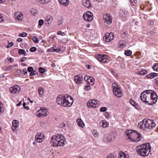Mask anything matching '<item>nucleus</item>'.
<instances>
[{"mask_svg":"<svg viewBox=\"0 0 158 158\" xmlns=\"http://www.w3.org/2000/svg\"><path fill=\"white\" fill-rule=\"evenodd\" d=\"M27 71L28 72H31L34 71V69L32 67H29L27 68Z\"/></svg>","mask_w":158,"mask_h":158,"instance_id":"obj_51","label":"nucleus"},{"mask_svg":"<svg viewBox=\"0 0 158 158\" xmlns=\"http://www.w3.org/2000/svg\"><path fill=\"white\" fill-rule=\"evenodd\" d=\"M82 4L84 6L87 8H89L91 6V2L89 0H83Z\"/></svg>","mask_w":158,"mask_h":158,"instance_id":"obj_21","label":"nucleus"},{"mask_svg":"<svg viewBox=\"0 0 158 158\" xmlns=\"http://www.w3.org/2000/svg\"><path fill=\"white\" fill-rule=\"evenodd\" d=\"M107 108L105 107H101L100 109V111L101 112H105Z\"/></svg>","mask_w":158,"mask_h":158,"instance_id":"obj_47","label":"nucleus"},{"mask_svg":"<svg viewBox=\"0 0 158 158\" xmlns=\"http://www.w3.org/2000/svg\"><path fill=\"white\" fill-rule=\"evenodd\" d=\"M105 117L107 118H108L109 115V114L108 112H106L105 115Z\"/></svg>","mask_w":158,"mask_h":158,"instance_id":"obj_63","label":"nucleus"},{"mask_svg":"<svg viewBox=\"0 0 158 158\" xmlns=\"http://www.w3.org/2000/svg\"><path fill=\"white\" fill-rule=\"evenodd\" d=\"M18 53L21 55L23 54L25 56L27 55L25 50L23 49H19L18 51Z\"/></svg>","mask_w":158,"mask_h":158,"instance_id":"obj_35","label":"nucleus"},{"mask_svg":"<svg viewBox=\"0 0 158 158\" xmlns=\"http://www.w3.org/2000/svg\"><path fill=\"white\" fill-rule=\"evenodd\" d=\"M136 150L138 154L141 156L145 157L148 156L151 152V146L149 143H147L137 147Z\"/></svg>","mask_w":158,"mask_h":158,"instance_id":"obj_2","label":"nucleus"},{"mask_svg":"<svg viewBox=\"0 0 158 158\" xmlns=\"http://www.w3.org/2000/svg\"><path fill=\"white\" fill-rule=\"evenodd\" d=\"M32 40L33 42L35 43H37L38 42V39L36 36H34Z\"/></svg>","mask_w":158,"mask_h":158,"instance_id":"obj_46","label":"nucleus"},{"mask_svg":"<svg viewBox=\"0 0 158 158\" xmlns=\"http://www.w3.org/2000/svg\"><path fill=\"white\" fill-rule=\"evenodd\" d=\"M156 126V124L153 120L147 119H144L138 124V127L143 130L151 129Z\"/></svg>","mask_w":158,"mask_h":158,"instance_id":"obj_3","label":"nucleus"},{"mask_svg":"<svg viewBox=\"0 0 158 158\" xmlns=\"http://www.w3.org/2000/svg\"><path fill=\"white\" fill-rule=\"evenodd\" d=\"M120 158H127L125 154L123 152H121L120 154Z\"/></svg>","mask_w":158,"mask_h":158,"instance_id":"obj_42","label":"nucleus"},{"mask_svg":"<svg viewBox=\"0 0 158 158\" xmlns=\"http://www.w3.org/2000/svg\"><path fill=\"white\" fill-rule=\"evenodd\" d=\"M63 22V19L62 18H61L58 22V24L59 25L62 24Z\"/></svg>","mask_w":158,"mask_h":158,"instance_id":"obj_55","label":"nucleus"},{"mask_svg":"<svg viewBox=\"0 0 158 158\" xmlns=\"http://www.w3.org/2000/svg\"><path fill=\"white\" fill-rule=\"evenodd\" d=\"M63 47L62 46H57L54 45L52 47L48 49L47 51L48 52H55L57 53H62L63 51L62 50Z\"/></svg>","mask_w":158,"mask_h":158,"instance_id":"obj_7","label":"nucleus"},{"mask_svg":"<svg viewBox=\"0 0 158 158\" xmlns=\"http://www.w3.org/2000/svg\"><path fill=\"white\" fill-rule=\"evenodd\" d=\"M3 104L0 102V114L4 112V108H3Z\"/></svg>","mask_w":158,"mask_h":158,"instance_id":"obj_40","label":"nucleus"},{"mask_svg":"<svg viewBox=\"0 0 158 158\" xmlns=\"http://www.w3.org/2000/svg\"><path fill=\"white\" fill-rule=\"evenodd\" d=\"M104 22L105 23L110 25L112 23V18L109 14H106L103 15Z\"/></svg>","mask_w":158,"mask_h":158,"instance_id":"obj_13","label":"nucleus"},{"mask_svg":"<svg viewBox=\"0 0 158 158\" xmlns=\"http://www.w3.org/2000/svg\"><path fill=\"white\" fill-rule=\"evenodd\" d=\"M10 93L13 94L18 93L20 91V87L18 85H15L10 88Z\"/></svg>","mask_w":158,"mask_h":158,"instance_id":"obj_16","label":"nucleus"},{"mask_svg":"<svg viewBox=\"0 0 158 158\" xmlns=\"http://www.w3.org/2000/svg\"><path fill=\"white\" fill-rule=\"evenodd\" d=\"M45 20L48 23H46V24H48V25H50L52 22L53 19L52 16L50 15H48L46 17Z\"/></svg>","mask_w":158,"mask_h":158,"instance_id":"obj_22","label":"nucleus"},{"mask_svg":"<svg viewBox=\"0 0 158 158\" xmlns=\"http://www.w3.org/2000/svg\"><path fill=\"white\" fill-rule=\"evenodd\" d=\"M98 101L94 99L90 100L87 103V106L89 107H97L98 106Z\"/></svg>","mask_w":158,"mask_h":158,"instance_id":"obj_12","label":"nucleus"},{"mask_svg":"<svg viewBox=\"0 0 158 158\" xmlns=\"http://www.w3.org/2000/svg\"><path fill=\"white\" fill-rule=\"evenodd\" d=\"M13 68V66L12 65H10L6 68V70L9 71L11 70Z\"/></svg>","mask_w":158,"mask_h":158,"instance_id":"obj_52","label":"nucleus"},{"mask_svg":"<svg viewBox=\"0 0 158 158\" xmlns=\"http://www.w3.org/2000/svg\"><path fill=\"white\" fill-rule=\"evenodd\" d=\"M145 94H146V92L145 91L143 92L140 95V98L141 100L143 102L147 103V98H146V95Z\"/></svg>","mask_w":158,"mask_h":158,"instance_id":"obj_23","label":"nucleus"},{"mask_svg":"<svg viewBox=\"0 0 158 158\" xmlns=\"http://www.w3.org/2000/svg\"><path fill=\"white\" fill-rule=\"evenodd\" d=\"M90 77L88 75H86L85 76L84 79L85 80L87 81V82H89V78Z\"/></svg>","mask_w":158,"mask_h":158,"instance_id":"obj_48","label":"nucleus"},{"mask_svg":"<svg viewBox=\"0 0 158 158\" xmlns=\"http://www.w3.org/2000/svg\"><path fill=\"white\" fill-rule=\"evenodd\" d=\"M26 103L24 102V103L23 104V107L25 109H26L27 110H28L29 109V107L27 106H26Z\"/></svg>","mask_w":158,"mask_h":158,"instance_id":"obj_58","label":"nucleus"},{"mask_svg":"<svg viewBox=\"0 0 158 158\" xmlns=\"http://www.w3.org/2000/svg\"><path fill=\"white\" fill-rule=\"evenodd\" d=\"M145 91L146 92L145 94L147 98V103L152 105L157 102V96L155 91L151 90H146Z\"/></svg>","mask_w":158,"mask_h":158,"instance_id":"obj_4","label":"nucleus"},{"mask_svg":"<svg viewBox=\"0 0 158 158\" xmlns=\"http://www.w3.org/2000/svg\"><path fill=\"white\" fill-rule=\"evenodd\" d=\"M57 34L59 35H60L62 36H64L65 35V33L64 32H62L61 31H58L57 32Z\"/></svg>","mask_w":158,"mask_h":158,"instance_id":"obj_56","label":"nucleus"},{"mask_svg":"<svg viewBox=\"0 0 158 158\" xmlns=\"http://www.w3.org/2000/svg\"><path fill=\"white\" fill-rule=\"evenodd\" d=\"M114 34L112 32L107 33L105 34V36L103 37V39L107 42H109L114 38Z\"/></svg>","mask_w":158,"mask_h":158,"instance_id":"obj_14","label":"nucleus"},{"mask_svg":"<svg viewBox=\"0 0 158 158\" xmlns=\"http://www.w3.org/2000/svg\"><path fill=\"white\" fill-rule=\"evenodd\" d=\"M38 1L42 4H46L48 3L51 1V0H37Z\"/></svg>","mask_w":158,"mask_h":158,"instance_id":"obj_31","label":"nucleus"},{"mask_svg":"<svg viewBox=\"0 0 158 158\" xmlns=\"http://www.w3.org/2000/svg\"><path fill=\"white\" fill-rule=\"evenodd\" d=\"M150 24L151 26L153 25L154 24L153 21L152 20H150Z\"/></svg>","mask_w":158,"mask_h":158,"instance_id":"obj_64","label":"nucleus"},{"mask_svg":"<svg viewBox=\"0 0 158 158\" xmlns=\"http://www.w3.org/2000/svg\"><path fill=\"white\" fill-rule=\"evenodd\" d=\"M89 82H88L87 83L88 84L92 85L94 83V79L93 77H90V78H89Z\"/></svg>","mask_w":158,"mask_h":158,"instance_id":"obj_30","label":"nucleus"},{"mask_svg":"<svg viewBox=\"0 0 158 158\" xmlns=\"http://www.w3.org/2000/svg\"><path fill=\"white\" fill-rule=\"evenodd\" d=\"M14 18L17 20H21L23 18V15L21 13H15L14 15Z\"/></svg>","mask_w":158,"mask_h":158,"instance_id":"obj_24","label":"nucleus"},{"mask_svg":"<svg viewBox=\"0 0 158 158\" xmlns=\"http://www.w3.org/2000/svg\"><path fill=\"white\" fill-rule=\"evenodd\" d=\"M83 17L85 21L87 22H91L93 19V14L89 11L84 13Z\"/></svg>","mask_w":158,"mask_h":158,"instance_id":"obj_9","label":"nucleus"},{"mask_svg":"<svg viewBox=\"0 0 158 158\" xmlns=\"http://www.w3.org/2000/svg\"><path fill=\"white\" fill-rule=\"evenodd\" d=\"M27 36V34L25 32H23L22 33L19 34V36L22 37H26Z\"/></svg>","mask_w":158,"mask_h":158,"instance_id":"obj_45","label":"nucleus"},{"mask_svg":"<svg viewBox=\"0 0 158 158\" xmlns=\"http://www.w3.org/2000/svg\"><path fill=\"white\" fill-rule=\"evenodd\" d=\"M14 44L13 42H11L10 43H9L8 45L7 46V48H9L12 46Z\"/></svg>","mask_w":158,"mask_h":158,"instance_id":"obj_59","label":"nucleus"},{"mask_svg":"<svg viewBox=\"0 0 158 158\" xmlns=\"http://www.w3.org/2000/svg\"><path fill=\"white\" fill-rule=\"evenodd\" d=\"M48 114L49 112L47 109L41 107L37 112L36 115L38 117H41L46 116Z\"/></svg>","mask_w":158,"mask_h":158,"instance_id":"obj_8","label":"nucleus"},{"mask_svg":"<svg viewBox=\"0 0 158 158\" xmlns=\"http://www.w3.org/2000/svg\"><path fill=\"white\" fill-rule=\"evenodd\" d=\"M141 135L140 134L135 130L133 132V136L131 137V139L134 142H138L141 139Z\"/></svg>","mask_w":158,"mask_h":158,"instance_id":"obj_11","label":"nucleus"},{"mask_svg":"<svg viewBox=\"0 0 158 158\" xmlns=\"http://www.w3.org/2000/svg\"><path fill=\"white\" fill-rule=\"evenodd\" d=\"M35 139L36 142L39 143L42 142L44 139V136L42 134L38 133L35 136Z\"/></svg>","mask_w":158,"mask_h":158,"instance_id":"obj_17","label":"nucleus"},{"mask_svg":"<svg viewBox=\"0 0 158 158\" xmlns=\"http://www.w3.org/2000/svg\"><path fill=\"white\" fill-rule=\"evenodd\" d=\"M129 1L133 6H136L137 5V1L136 0H129Z\"/></svg>","mask_w":158,"mask_h":158,"instance_id":"obj_41","label":"nucleus"},{"mask_svg":"<svg viewBox=\"0 0 158 158\" xmlns=\"http://www.w3.org/2000/svg\"><path fill=\"white\" fill-rule=\"evenodd\" d=\"M128 15V12L127 11H122L120 13V16L124 18H126Z\"/></svg>","mask_w":158,"mask_h":158,"instance_id":"obj_28","label":"nucleus"},{"mask_svg":"<svg viewBox=\"0 0 158 158\" xmlns=\"http://www.w3.org/2000/svg\"><path fill=\"white\" fill-rule=\"evenodd\" d=\"M132 54V52L130 50H127L124 52L125 55L127 56H130Z\"/></svg>","mask_w":158,"mask_h":158,"instance_id":"obj_38","label":"nucleus"},{"mask_svg":"<svg viewBox=\"0 0 158 158\" xmlns=\"http://www.w3.org/2000/svg\"><path fill=\"white\" fill-rule=\"evenodd\" d=\"M19 122L16 120H14L12 122V129L14 131H16L18 130V128L19 127L18 124Z\"/></svg>","mask_w":158,"mask_h":158,"instance_id":"obj_19","label":"nucleus"},{"mask_svg":"<svg viewBox=\"0 0 158 158\" xmlns=\"http://www.w3.org/2000/svg\"><path fill=\"white\" fill-rule=\"evenodd\" d=\"M91 89L89 85H85L84 88L85 90H88L90 89Z\"/></svg>","mask_w":158,"mask_h":158,"instance_id":"obj_53","label":"nucleus"},{"mask_svg":"<svg viewBox=\"0 0 158 158\" xmlns=\"http://www.w3.org/2000/svg\"><path fill=\"white\" fill-rule=\"evenodd\" d=\"M101 125L103 127H107L109 126L108 123L106 120H103L101 121Z\"/></svg>","mask_w":158,"mask_h":158,"instance_id":"obj_27","label":"nucleus"},{"mask_svg":"<svg viewBox=\"0 0 158 158\" xmlns=\"http://www.w3.org/2000/svg\"><path fill=\"white\" fill-rule=\"evenodd\" d=\"M39 26H41L44 23V21L43 19H40L39 20Z\"/></svg>","mask_w":158,"mask_h":158,"instance_id":"obj_44","label":"nucleus"},{"mask_svg":"<svg viewBox=\"0 0 158 158\" xmlns=\"http://www.w3.org/2000/svg\"><path fill=\"white\" fill-rule=\"evenodd\" d=\"M147 73V71L144 70H142L138 72V74L141 75H145Z\"/></svg>","mask_w":158,"mask_h":158,"instance_id":"obj_37","label":"nucleus"},{"mask_svg":"<svg viewBox=\"0 0 158 158\" xmlns=\"http://www.w3.org/2000/svg\"><path fill=\"white\" fill-rule=\"evenodd\" d=\"M95 57L98 60L103 63H106L109 59V57L107 55H96Z\"/></svg>","mask_w":158,"mask_h":158,"instance_id":"obj_10","label":"nucleus"},{"mask_svg":"<svg viewBox=\"0 0 158 158\" xmlns=\"http://www.w3.org/2000/svg\"><path fill=\"white\" fill-rule=\"evenodd\" d=\"M39 72L41 73H44L45 72L44 69L42 67H40L39 69Z\"/></svg>","mask_w":158,"mask_h":158,"instance_id":"obj_50","label":"nucleus"},{"mask_svg":"<svg viewBox=\"0 0 158 158\" xmlns=\"http://www.w3.org/2000/svg\"><path fill=\"white\" fill-rule=\"evenodd\" d=\"M38 90L39 94L40 95L41 97H42L44 94L43 89L41 87H39Z\"/></svg>","mask_w":158,"mask_h":158,"instance_id":"obj_36","label":"nucleus"},{"mask_svg":"<svg viewBox=\"0 0 158 158\" xmlns=\"http://www.w3.org/2000/svg\"><path fill=\"white\" fill-rule=\"evenodd\" d=\"M154 81L156 84H158V77H156L154 79Z\"/></svg>","mask_w":158,"mask_h":158,"instance_id":"obj_62","label":"nucleus"},{"mask_svg":"<svg viewBox=\"0 0 158 158\" xmlns=\"http://www.w3.org/2000/svg\"><path fill=\"white\" fill-rule=\"evenodd\" d=\"M158 75V73H150L146 76V77L149 78H153L157 76Z\"/></svg>","mask_w":158,"mask_h":158,"instance_id":"obj_26","label":"nucleus"},{"mask_svg":"<svg viewBox=\"0 0 158 158\" xmlns=\"http://www.w3.org/2000/svg\"><path fill=\"white\" fill-rule=\"evenodd\" d=\"M119 86V85L116 82L114 83L112 85L113 94L117 98L121 97L123 95L122 91Z\"/></svg>","mask_w":158,"mask_h":158,"instance_id":"obj_6","label":"nucleus"},{"mask_svg":"<svg viewBox=\"0 0 158 158\" xmlns=\"http://www.w3.org/2000/svg\"><path fill=\"white\" fill-rule=\"evenodd\" d=\"M92 133L93 135L94 136L95 138H98V134L97 133V131H92Z\"/></svg>","mask_w":158,"mask_h":158,"instance_id":"obj_43","label":"nucleus"},{"mask_svg":"<svg viewBox=\"0 0 158 158\" xmlns=\"http://www.w3.org/2000/svg\"><path fill=\"white\" fill-rule=\"evenodd\" d=\"M22 73L21 69H19L16 71V73L18 75H21Z\"/></svg>","mask_w":158,"mask_h":158,"instance_id":"obj_54","label":"nucleus"},{"mask_svg":"<svg viewBox=\"0 0 158 158\" xmlns=\"http://www.w3.org/2000/svg\"><path fill=\"white\" fill-rule=\"evenodd\" d=\"M134 131L131 130H127L125 132L126 135L127 136L129 139H131V137L133 136V132Z\"/></svg>","mask_w":158,"mask_h":158,"instance_id":"obj_20","label":"nucleus"},{"mask_svg":"<svg viewBox=\"0 0 158 158\" xmlns=\"http://www.w3.org/2000/svg\"><path fill=\"white\" fill-rule=\"evenodd\" d=\"M83 80V77L81 75H79L74 77V80L77 84L81 83Z\"/></svg>","mask_w":158,"mask_h":158,"instance_id":"obj_18","label":"nucleus"},{"mask_svg":"<svg viewBox=\"0 0 158 158\" xmlns=\"http://www.w3.org/2000/svg\"><path fill=\"white\" fill-rule=\"evenodd\" d=\"M22 72L23 73L24 75H25L27 73V72L26 68H24L23 69Z\"/></svg>","mask_w":158,"mask_h":158,"instance_id":"obj_60","label":"nucleus"},{"mask_svg":"<svg viewBox=\"0 0 158 158\" xmlns=\"http://www.w3.org/2000/svg\"><path fill=\"white\" fill-rule=\"evenodd\" d=\"M130 103L133 106H134L135 108H137L136 107L137 104L132 99H130L129 101Z\"/></svg>","mask_w":158,"mask_h":158,"instance_id":"obj_34","label":"nucleus"},{"mask_svg":"<svg viewBox=\"0 0 158 158\" xmlns=\"http://www.w3.org/2000/svg\"><path fill=\"white\" fill-rule=\"evenodd\" d=\"M37 50V48L35 47H33L31 48L30 49V51L31 52H35Z\"/></svg>","mask_w":158,"mask_h":158,"instance_id":"obj_49","label":"nucleus"},{"mask_svg":"<svg viewBox=\"0 0 158 158\" xmlns=\"http://www.w3.org/2000/svg\"><path fill=\"white\" fill-rule=\"evenodd\" d=\"M153 69L156 71H158V63L155 64L152 67Z\"/></svg>","mask_w":158,"mask_h":158,"instance_id":"obj_39","label":"nucleus"},{"mask_svg":"<svg viewBox=\"0 0 158 158\" xmlns=\"http://www.w3.org/2000/svg\"><path fill=\"white\" fill-rule=\"evenodd\" d=\"M56 101L58 105L64 107L70 106L73 102V98L68 95H58Z\"/></svg>","mask_w":158,"mask_h":158,"instance_id":"obj_1","label":"nucleus"},{"mask_svg":"<svg viewBox=\"0 0 158 158\" xmlns=\"http://www.w3.org/2000/svg\"><path fill=\"white\" fill-rule=\"evenodd\" d=\"M27 59V58L25 57H23L20 59V61L22 62L25 61Z\"/></svg>","mask_w":158,"mask_h":158,"instance_id":"obj_61","label":"nucleus"},{"mask_svg":"<svg viewBox=\"0 0 158 158\" xmlns=\"http://www.w3.org/2000/svg\"><path fill=\"white\" fill-rule=\"evenodd\" d=\"M52 146L56 147L63 146L65 141L64 139V137L62 135L57 134L52 138Z\"/></svg>","mask_w":158,"mask_h":158,"instance_id":"obj_5","label":"nucleus"},{"mask_svg":"<svg viewBox=\"0 0 158 158\" xmlns=\"http://www.w3.org/2000/svg\"><path fill=\"white\" fill-rule=\"evenodd\" d=\"M119 48H123L125 47V45L124 44V42L123 41L120 42L118 44V46Z\"/></svg>","mask_w":158,"mask_h":158,"instance_id":"obj_33","label":"nucleus"},{"mask_svg":"<svg viewBox=\"0 0 158 158\" xmlns=\"http://www.w3.org/2000/svg\"><path fill=\"white\" fill-rule=\"evenodd\" d=\"M77 125L80 127L83 128L84 126V123L80 118H78L77 120Z\"/></svg>","mask_w":158,"mask_h":158,"instance_id":"obj_25","label":"nucleus"},{"mask_svg":"<svg viewBox=\"0 0 158 158\" xmlns=\"http://www.w3.org/2000/svg\"><path fill=\"white\" fill-rule=\"evenodd\" d=\"M31 14L33 16H35L37 14V10L34 8H32L31 10Z\"/></svg>","mask_w":158,"mask_h":158,"instance_id":"obj_32","label":"nucleus"},{"mask_svg":"<svg viewBox=\"0 0 158 158\" xmlns=\"http://www.w3.org/2000/svg\"><path fill=\"white\" fill-rule=\"evenodd\" d=\"M106 158H115L113 154H109Z\"/></svg>","mask_w":158,"mask_h":158,"instance_id":"obj_57","label":"nucleus"},{"mask_svg":"<svg viewBox=\"0 0 158 158\" xmlns=\"http://www.w3.org/2000/svg\"><path fill=\"white\" fill-rule=\"evenodd\" d=\"M114 137L112 135L109 133H107L104 136L103 140L106 142H108L114 140Z\"/></svg>","mask_w":158,"mask_h":158,"instance_id":"obj_15","label":"nucleus"},{"mask_svg":"<svg viewBox=\"0 0 158 158\" xmlns=\"http://www.w3.org/2000/svg\"><path fill=\"white\" fill-rule=\"evenodd\" d=\"M60 3L62 5L66 6L68 5L69 1L67 0H60Z\"/></svg>","mask_w":158,"mask_h":158,"instance_id":"obj_29","label":"nucleus"}]
</instances>
